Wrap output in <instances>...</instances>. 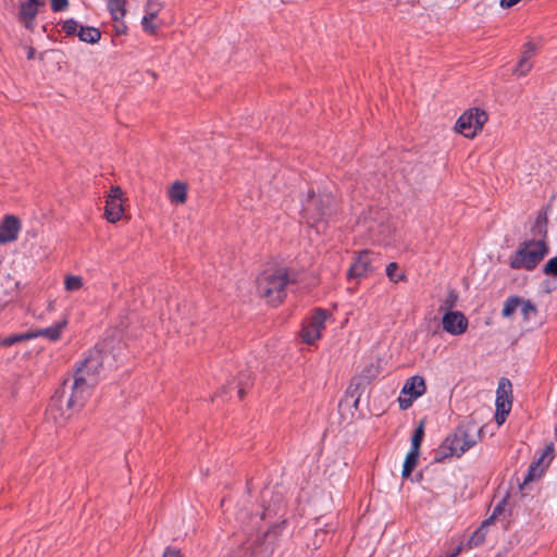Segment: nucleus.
Segmentation results:
<instances>
[{"mask_svg": "<svg viewBox=\"0 0 557 557\" xmlns=\"http://www.w3.org/2000/svg\"><path fill=\"white\" fill-rule=\"evenodd\" d=\"M521 299L517 296L509 297L503 307L502 315L504 318H509L517 309L520 307Z\"/></svg>", "mask_w": 557, "mask_h": 557, "instance_id": "nucleus-24", "label": "nucleus"}, {"mask_svg": "<svg viewBox=\"0 0 557 557\" xmlns=\"http://www.w3.org/2000/svg\"><path fill=\"white\" fill-rule=\"evenodd\" d=\"M67 0H51V9L54 12L63 11L67 8Z\"/></svg>", "mask_w": 557, "mask_h": 557, "instance_id": "nucleus-34", "label": "nucleus"}, {"mask_svg": "<svg viewBox=\"0 0 557 557\" xmlns=\"http://www.w3.org/2000/svg\"><path fill=\"white\" fill-rule=\"evenodd\" d=\"M507 507H508V499L507 497H505L504 499H502L497 505L496 507L494 508L493 510V513L492 516L486 519L484 521V524H491V522L496 519L497 517H499L504 511L507 510Z\"/></svg>", "mask_w": 557, "mask_h": 557, "instance_id": "nucleus-31", "label": "nucleus"}, {"mask_svg": "<svg viewBox=\"0 0 557 557\" xmlns=\"http://www.w3.org/2000/svg\"><path fill=\"white\" fill-rule=\"evenodd\" d=\"M35 58V49L33 47L27 48V59L32 60Z\"/></svg>", "mask_w": 557, "mask_h": 557, "instance_id": "nucleus-39", "label": "nucleus"}, {"mask_svg": "<svg viewBox=\"0 0 557 557\" xmlns=\"http://www.w3.org/2000/svg\"><path fill=\"white\" fill-rule=\"evenodd\" d=\"M487 121V114L479 108L463 112L456 122L455 129L467 138H473L482 131Z\"/></svg>", "mask_w": 557, "mask_h": 557, "instance_id": "nucleus-6", "label": "nucleus"}, {"mask_svg": "<svg viewBox=\"0 0 557 557\" xmlns=\"http://www.w3.org/2000/svg\"><path fill=\"white\" fill-rule=\"evenodd\" d=\"M163 5L161 2L156 0H148L145 5V15L141 20V26L144 32L154 35L159 25L154 23Z\"/></svg>", "mask_w": 557, "mask_h": 557, "instance_id": "nucleus-15", "label": "nucleus"}, {"mask_svg": "<svg viewBox=\"0 0 557 557\" xmlns=\"http://www.w3.org/2000/svg\"><path fill=\"white\" fill-rule=\"evenodd\" d=\"M20 231V220L14 215H7L0 223V245L14 242Z\"/></svg>", "mask_w": 557, "mask_h": 557, "instance_id": "nucleus-16", "label": "nucleus"}, {"mask_svg": "<svg viewBox=\"0 0 557 557\" xmlns=\"http://www.w3.org/2000/svg\"><path fill=\"white\" fill-rule=\"evenodd\" d=\"M67 325V320L62 319L61 321L55 322L49 327L39 329L37 331L30 332V335L36 337H46L52 342L58 341L61 336L62 331Z\"/></svg>", "mask_w": 557, "mask_h": 557, "instance_id": "nucleus-18", "label": "nucleus"}, {"mask_svg": "<svg viewBox=\"0 0 557 557\" xmlns=\"http://www.w3.org/2000/svg\"><path fill=\"white\" fill-rule=\"evenodd\" d=\"M77 36L81 41H84L87 44H96L101 38V32L96 27L82 26V27H79Z\"/></svg>", "mask_w": 557, "mask_h": 557, "instance_id": "nucleus-20", "label": "nucleus"}, {"mask_svg": "<svg viewBox=\"0 0 557 557\" xmlns=\"http://www.w3.org/2000/svg\"><path fill=\"white\" fill-rule=\"evenodd\" d=\"M456 299H457L456 294L454 292H450L449 295H448V298L445 301V306L447 308L453 307L455 305V302H456Z\"/></svg>", "mask_w": 557, "mask_h": 557, "instance_id": "nucleus-36", "label": "nucleus"}, {"mask_svg": "<svg viewBox=\"0 0 557 557\" xmlns=\"http://www.w3.org/2000/svg\"><path fill=\"white\" fill-rule=\"evenodd\" d=\"M294 283L296 274L288 269H267L257 277V293L267 304L277 306L286 298L287 286Z\"/></svg>", "mask_w": 557, "mask_h": 557, "instance_id": "nucleus-2", "label": "nucleus"}, {"mask_svg": "<svg viewBox=\"0 0 557 557\" xmlns=\"http://www.w3.org/2000/svg\"><path fill=\"white\" fill-rule=\"evenodd\" d=\"M34 335H30V332H25L21 334H12L5 337H0V346L10 347L16 345L18 343L33 339Z\"/></svg>", "mask_w": 557, "mask_h": 557, "instance_id": "nucleus-22", "label": "nucleus"}, {"mask_svg": "<svg viewBox=\"0 0 557 557\" xmlns=\"http://www.w3.org/2000/svg\"><path fill=\"white\" fill-rule=\"evenodd\" d=\"M239 515H240V517H238V520H242V518H243L244 513H243V512H240Z\"/></svg>", "mask_w": 557, "mask_h": 557, "instance_id": "nucleus-42", "label": "nucleus"}, {"mask_svg": "<svg viewBox=\"0 0 557 557\" xmlns=\"http://www.w3.org/2000/svg\"><path fill=\"white\" fill-rule=\"evenodd\" d=\"M496 413L495 421L502 425L511 410L512 385L508 379H500L496 391Z\"/></svg>", "mask_w": 557, "mask_h": 557, "instance_id": "nucleus-7", "label": "nucleus"}, {"mask_svg": "<svg viewBox=\"0 0 557 557\" xmlns=\"http://www.w3.org/2000/svg\"><path fill=\"white\" fill-rule=\"evenodd\" d=\"M79 27H82V25L73 20V18H70V20H66L63 22L62 24V30L67 35V36H74V35H77L78 30H79Z\"/></svg>", "mask_w": 557, "mask_h": 557, "instance_id": "nucleus-30", "label": "nucleus"}, {"mask_svg": "<svg viewBox=\"0 0 557 557\" xmlns=\"http://www.w3.org/2000/svg\"><path fill=\"white\" fill-rule=\"evenodd\" d=\"M162 557H183L181 550L176 549V548H171V547H168L164 553H163V556Z\"/></svg>", "mask_w": 557, "mask_h": 557, "instance_id": "nucleus-35", "label": "nucleus"}, {"mask_svg": "<svg viewBox=\"0 0 557 557\" xmlns=\"http://www.w3.org/2000/svg\"><path fill=\"white\" fill-rule=\"evenodd\" d=\"M124 213L123 191L120 186H112L107 195L104 216L110 223H116Z\"/></svg>", "mask_w": 557, "mask_h": 557, "instance_id": "nucleus-10", "label": "nucleus"}, {"mask_svg": "<svg viewBox=\"0 0 557 557\" xmlns=\"http://www.w3.org/2000/svg\"><path fill=\"white\" fill-rule=\"evenodd\" d=\"M521 313L523 315V319L525 321H530L536 317L537 309L534 304H532L530 300H522L520 304Z\"/></svg>", "mask_w": 557, "mask_h": 557, "instance_id": "nucleus-26", "label": "nucleus"}, {"mask_svg": "<svg viewBox=\"0 0 557 557\" xmlns=\"http://www.w3.org/2000/svg\"><path fill=\"white\" fill-rule=\"evenodd\" d=\"M481 441V429L474 423L460 425L453 435L445 438L436 451V460L447 457H460L463 453Z\"/></svg>", "mask_w": 557, "mask_h": 557, "instance_id": "nucleus-3", "label": "nucleus"}, {"mask_svg": "<svg viewBox=\"0 0 557 557\" xmlns=\"http://www.w3.org/2000/svg\"><path fill=\"white\" fill-rule=\"evenodd\" d=\"M386 275L394 283H398L405 280V274L398 271V264L396 262H391L387 264Z\"/></svg>", "mask_w": 557, "mask_h": 557, "instance_id": "nucleus-29", "label": "nucleus"}, {"mask_svg": "<svg viewBox=\"0 0 557 557\" xmlns=\"http://www.w3.org/2000/svg\"><path fill=\"white\" fill-rule=\"evenodd\" d=\"M488 524H484V522L482 523L481 528L478 529L473 535L471 536L470 539V544L471 545H474V546H478L479 544H481L484 539H485V533H484V529L485 527H487Z\"/></svg>", "mask_w": 557, "mask_h": 557, "instance_id": "nucleus-32", "label": "nucleus"}, {"mask_svg": "<svg viewBox=\"0 0 557 557\" xmlns=\"http://www.w3.org/2000/svg\"><path fill=\"white\" fill-rule=\"evenodd\" d=\"M536 47L532 42H528L523 47L521 57L513 70V73L519 76L527 75L533 67L532 58L535 54Z\"/></svg>", "mask_w": 557, "mask_h": 557, "instance_id": "nucleus-17", "label": "nucleus"}, {"mask_svg": "<svg viewBox=\"0 0 557 557\" xmlns=\"http://www.w3.org/2000/svg\"><path fill=\"white\" fill-rule=\"evenodd\" d=\"M280 533V527L278 525H274L272 527L271 529H269L265 533H264V537H268L270 536L271 534H273L274 536H277Z\"/></svg>", "mask_w": 557, "mask_h": 557, "instance_id": "nucleus-37", "label": "nucleus"}, {"mask_svg": "<svg viewBox=\"0 0 557 557\" xmlns=\"http://www.w3.org/2000/svg\"><path fill=\"white\" fill-rule=\"evenodd\" d=\"M243 550L245 552V554L244 556L240 557H259L268 552V547L263 548L262 546H258L252 548V544L250 542H247L244 544V546L239 549L237 554H240Z\"/></svg>", "mask_w": 557, "mask_h": 557, "instance_id": "nucleus-25", "label": "nucleus"}, {"mask_svg": "<svg viewBox=\"0 0 557 557\" xmlns=\"http://www.w3.org/2000/svg\"><path fill=\"white\" fill-rule=\"evenodd\" d=\"M424 436V421H421L416 428L411 438V449L419 450Z\"/></svg>", "mask_w": 557, "mask_h": 557, "instance_id": "nucleus-28", "label": "nucleus"}, {"mask_svg": "<svg viewBox=\"0 0 557 557\" xmlns=\"http://www.w3.org/2000/svg\"><path fill=\"white\" fill-rule=\"evenodd\" d=\"M443 329L451 335H461L468 329V319L460 311H448L444 314Z\"/></svg>", "mask_w": 557, "mask_h": 557, "instance_id": "nucleus-14", "label": "nucleus"}, {"mask_svg": "<svg viewBox=\"0 0 557 557\" xmlns=\"http://www.w3.org/2000/svg\"><path fill=\"white\" fill-rule=\"evenodd\" d=\"M547 252L548 247L543 239L524 242L510 257L509 264L512 269L531 271L543 260Z\"/></svg>", "mask_w": 557, "mask_h": 557, "instance_id": "nucleus-4", "label": "nucleus"}, {"mask_svg": "<svg viewBox=\"0 0 557 557\" xmlns=\"http://www.w3.org/2000/svg\"><path fill=\"white\" fill-rule=\"evenodd\" d=\"M109 11L114 21H121L125 15V2L124 0H109Z\"/></svg>", "mask_w": 557, "mask_h": 557, "instance_id": "nucleus-23", "label": "nucleus"}, {"mask_svg": "<svg viewBox=\"0 0 557 557\" xmlns=\"http://www.w3.org/2000/svg\"><path fill=\"white\" fill-rule=\"evenodd\" d=\"M330 313L323 309H317L311 317L310 322L302 327V341L309 345L315 343L325 329V321L329 319Z\"/></svg>", "mask_w": 557, "mask_h": 557, "instance_id": "nucleus-9", "label": "nucleus"}, {"mask_svg": "<svg viewBox=\"0 0 557 557\" xmlns=\"http://www.w3.org/2000/svg\"><path fill=\"white\" fill-rule=\"evenodd\" d=\"M333 205L334 198L331 195L311 194L304 202L302 215L309 225L320 231V225L331 215Z\"/></svg>", "mask_w": 557, "mask_h": 557, "instance_id": "nucleus-5", "label": "nucleus"}, {"mask_svg": "<svg viewBox=\"0 0 557 557\" xmlns=\"http://www.w3.org/2000/svg\"><path fill=\"white\" fill-rule=\"evenodd\" d=\"M103 352L90 349L74 370L73 379L65 380L60 389L51 397L47 417L57 424H63L81 411L92 389L100 382L103 372Z\"/></svg>", "mask_w": 557, "mask_h": 557, "instance_id": "nucleus-1", "label": "nucleus"}, {"mask_svg": "<svg viewBox=\"0 0 557 557\" xmlns=\"http://www.w3.org/2000/svg\"><path fill=\"white\" fill-rule=\"evenodd\" d=\"M544 273L546 275L557 276V257H554L547 261L544 267Z\"/></svg>", "mask_w": 557, "mask_h": 557, "instance_id": "nucleus-33", "label": "nucleus"}, {"mask_svg": "<svg viewBox=\"0 0 557 557\" xmlns=\"http://www.w3.org/2000/svg\"><path fill=\"white\" fill-rule=\"evenodd\" d=\"M426 391L425 381L420 375H414L409 377L400 392V396L398 397V404L400 409H408L412 403L422 396Z\"/></svg>", "mask_w": 557, "mask_h": 557, "instance_id": "nucleus-8", "label": "nucleus"}, {"mask_svg": "<svg viewBox=\"0 0 557 557\" xmlns=\"http://www.w3.org/2000/svg\"><path fill=\"white\" fill-rule=\"evenodd\" d=\"M372 262L373 258L371 252H360L347 272L348 278L359 281L361 278L369 276L374 271Z\"/></svg>", "mask_w": 557, "mask_h": 557, "instance_id": "nucleus-12", "label": "nucleus"}, {"mask_svg": "<svg viewBox=\"0 0 557 557\" xmlns=\"http://www.w3.org/2000/svg\"><path fill=\"white\" fill-rule=\"evenodd\" d=\"M238 394H239V397L242 398V397L244 396V389H243V388H240V389L238 391Z\"/></svg>", "mask_w": 557, "mask_h": 557, "instance_id": "nucleus-41", "label": "nucleus"}, {"mask_svg": "<svg viewBox=\"0 0 557 557\" xmlns=\"http://www.w3.org/2000/svg\"><path fill=\"white\" fill-rule=\"evenodd\" d=\"M84 281L78 275H67L64 281V287L67 292H75L83 287Z\"/></svg>", "mask_w": 557, "mask_h": 557, "instance_id": "nucleus-27", "label": "nucleus"}, {"mask_svg": "<svg viewBox=\"0 0 557 557\" xmlns=\"http://www.w3.org/2000/svg\"><path fill=\"white\" fill-rule=\"evenodd\" d=\"M125 29H126V26L124 24H121V25L116 26V32L120 33V34L124 33Z\"/></svg>", "mask_w": 557, "mask_h": 557, "instance_id": "nucleus-40", "label": "nucleus"}, {"mask_svg": "<svg viewBox=\"0 0 557 557\" xmlns=\"http://www.w3.org/2000/svg\"><path fill=\"white\" fill-rule=\"evenodd\" d=\"M520 0H500V5L503 8H511L517 4Z\"/></svg>", "mask_w": 557, "mask_h": 557, "instance_id": "nucleus-38", "label": "nucleus"}, {"mask_svg": "<svg viewBox=\"0 0 557 557\" xmlns=\"http://www.w3.org/2000/svg\"><path fill=\"white\" fill-rule=\"evenodd\" d=\"M419 454L420 451L419 450H414V449H411L408 451L407 456H406V459H405V462H404V467H403V476L404 478H409L412 470L416 468L417 463H418V458H419Z\"/></svg>", "mask_w": 557, "mask_h": 557, "instance_id": "nucleus-21", "label": "nucleus"}, {"mask_svg": "<svg viewBox=\"0 0 557 557\" xmlns=\"http://www.w3.org/2000/svg\"><path fill=\"white\" fill-rule=\"evenodd\" d=\"M554 458V444L547 445L541 453V456L534 460L530 467L527 476L521 486L527 485L529 482L540 478L545 469L549 466Z\"/></svg>", "mask_w": 557, "mask_h": 557, "instance_id": "nucleus-11", "label": "nucleus"}, {"mask_svg": "<svg viewBox=\"0 0 557 557\" xmlns=\"http://www.w3.org/2000/svg\"><path fill=\"white\" fill-rule=\"evenodd\" d=\"M44 4L45 0H25L20 3L17 18L28 30H34L36 16Z\"/></svg>", "mask_w": 557, "mask_h": 557, "instance_id": "nucleus-13", "label": "nucleus"}, {"mask_svg": "<svg viewBox=\"0 0 557 557\" xmlns=\"http://www.w3.org/2000/svg\"><path fill=\"white\" fill-rule=\"evenodd\" d=\"M168 197L172 203L183 205L187 200V186L182 182H174L168 191Z\"/></svg>", "mask_w": 557, "mask_h": 557, "instance_id": "nucleus-19", "label": "nucleus"}]
</instances>
